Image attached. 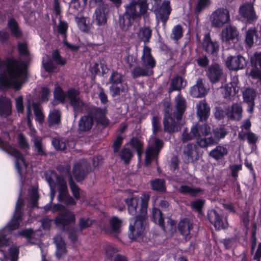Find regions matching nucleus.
Masks as SVG:
<instances>
[{
	"mask_svg": "<svg viewBox=\"0 0 261 261\" xmlns=\"http://www.w3.org/2000/svg\"><path fill=\"white\" fill-rule=\"evenodd\" d=\"M44 208L45 211L50 209L53 212H61L55 219V223L59 227L65 228L66 226L73 224L75 222V215L71 211L65 210V207L60 204H55L51 208L50 204H48Z\"/></svg>",
	"mask_w": 261,
	"mask_h": 261,
	"instance_id": "7",
	"label": "nucleus"
},
{
	"mask_svg": "<svg viewBox=\"0 0 261 261\" xmlns=\"http://www.w3.org/2000/svg\"><path fill=\"white\" fill-rule=\"evenodd\" d=\"M242 108L238 103H234L225 110L226 115L231 119L239 120L242 118Z\"/></svg>",
	"mask_w": 261,
	"mask_h": 261,
	"instance_id": "27",
	"label": "nucleus"
},
{
	"mask_svg": "<svg viewBox=\"0 0 261 261\" xmlns=\"http://www.w3.org/2000/svg\"><path fill=\"white\" fill-rule=\"evenodd\" d=\"M238 35L239 32L236 28L229 25L222 31L221 38L224 42H234L238 40Z\"/></svg>",
	"mask_w": 261,
	"mask_h": 261,
	"instance_id": "20",
	"label": "nucleus"
},
{
	"mask_svg": "<svg viewBox=\"0 0 261 261\" xmlns=\"http://www.w3.org/2000/svg\"><path fill=\"white\" fill-rule=\"evenodd\" d=\"M207 93V90L204 87L203 80L199 79L195 85L190 90V94L194 97L199 98L204 96Z\"/></svg>",
	"mask_w": 261,
	"mask_h": 261,
	"instance_id": "22",
	"label": "nucleus"
},
{
	"mask_svg": "<svg viewBox=\"0 0 261 261\" xmlns=\"http://www.w3.org/2000/svg\"><path fill=\"white\" fill-rule=\"evenodd\" d=\"M134 20L123 15L119 19V27L122 31L126 32L129 30L134 22Z\"/></svg>",
	"mask_w": 261,
	"mask_h": 261,
	"instance_id": "42",
	"label": "nucleus"
},
{
	"mask_svg": "<svg viewBox=\"0 0 261 261\" xmlns=\"http://www.w3.org/2000/svg\"><path fill=\"white\" fill-rule=\"evenodd\" d=\"M211 3V0H198L195 7V11L197 12H200L208 7Z\"/></svg>",
	"mask_w": 261,
	"mask_h": 261,
	"instance_id": "63",
	"label": "nucleus"
},
{
	"mask_svg": "<svg viewBox=\"0 0 261 261\" xmlns=\"http://www.w3.org/2000/svg\"><path fill=\"white\" fill-rule=\"evenodd\" d=\"M110 227L109 233L115 237L120 232L122 226V221L117 217H113L110 222Z\"/></svg>",
	"mask_w": 261,
	"mask_h": 261,
	"instance_id": "34",
	"label": "nucleus"
},
{
	"mask_svg": "<svg viewBox=\"0 0 261 261\" xmlns=\"http://www.w3.org/2000/svg\"><path fill=\"white\" fill-rule=\"evenodd\" d=\"M61 114L59 110H51L47 118V123L49 127L57 128L61 123Z\"/></svg>",
	"mask_w": 261,
	"mask_h": 261,
	"instance_id": "26",
	"label": "nucleus"
},
{
	"mask_svg": "<svg viewBox=\"0 0 261 261\" xmlns=\"http://www.w3.org/2000/svg\"><path fill=\"white\" fill-rule=\"evenodd\" d=\"M183 81L181 77L176 76L174 77L171 82L169 92L175 90H179L182 87Z\"/></svg>",
	"mask_w": 261,
	"mask_h": 261,
	"instance_id": "48",
	"label": "nucleus"
},
{
	"mask_svg": "<svg viewBox=\"0 0 261 261\" xmlns=\"http://www.w3.org/2000/svg\"><path fill=\"white\" fill-rule=\"evenodd\" d=\"M239 14L249 22L257 19L253 6L250 3L244 4L241 6L239 8Z\"/></svg>",
	"mask_w": 261,
	"mask_h": 261,
	"instance_id": "16",
	"label": "nucleus"
},
{
	"mask_svg": "<svg viewBox=\"0 0 261 261\" xmlns=\"http://www.w3.org/2000/svg\"><path fill=\"white\" fill-rule=\"evenodd\" d=\"M93 124L92 117L87 115L83 116L79 123V130L81 132H86L90 130Z\"/></svg>",
	"mask_w": 261,
	"mask_h": 261,
	"instance_id": "33",
	"label": "nucleus"
},
{
	"mask_svg": "<svg viewBox=\"0 0 261 261\" xmlns=\"http://www.w3.org/2000/svg\"><path fill=\"white\" fill-rule=\"evenodd\" d=\"M228 153V148L226 145H218L214 149L212 150L209 155L216 160L222 159Z\"/></svg>",
	"mask_w": 261,
	"mask_h": 261,
	"instance_id": "31",
	"label": "nucleus"
},
{
	"mask_svg": "<svg viewBox=\"0 0 261 261\" xmlns=\"http://www.w3.org/2000/svg\"><path fill=\"white\" fill-rule=\"evenodd\" d=\"M196 128H194V126L192 127L190 132H189L187 129H185L182 134V141L186 142L194 139H196Z\"/></svg>",
	"mask_w": 261,
	"mask_h": 261,
	"instance_id": "46",
	"label": "nucleus"
},
{
	"mask_svg": "<svg viewBox=\"0 0 261 261\" xmlns=\"http://www.w3.org/2000/svg\"><path fill=\"white\" fill-rule=\"evenodd\" d=\"M151 48L144 45L142 50V55L141 58V63L143 66L146 67L149 69L152 70L155 67L156 61L151 55Z\"/></svg>",
	"mask_w": 261,
	"mask_h": 261,
	"instance_id": "17",
	"label": "nucleus"
},
{
	"mask_svg": "<svg viewBox=\"0 0 261 261\" xmlns=\"http://www.w3.org/2000/svg\"><path fill=\"white\" fill-rule=\"evenodd\" d=\"M42 64L45 70L48 72H53L56 68L55 65L50 60L49 57L47 55H45L43 57Z\"/></svg>",
	"mask_w": 261,
	"mask_h": 261,
	"instance_id": "54",
	"label": "nucleus"
},
{
	"mask_svg": "<svg viewBox=\"0 0 261 261\" xmlns=\"http://www.w3.org/2000/svg\"><path fill=\"white\" fill-rule=\"evenodd\" d=\"M244 100L246 102H252L254 101L256 96V93L253 89L247 88L243 92Z\"/></svg>",
	"mask_w": 261,
	"mask_h": 261,
	"instance_id": "49",
	"label": "nucleus"
},
{
	"mask_svg": "<svg viewBox=\"0 0 261 261\" xmlns=\"http://www.w3.org/2000/svg\"><path fill=\"white\" fill-rule=\"evenodd\" d=\"M109 82L112 84V85L123 83V76L117 71H113L110 76Z\"/></svg>",
	"mask_w": 261,
	"mask_h": 261,
	"instance_id": "51",
	"label": "nucleus"
},
{
	"mask_svg": "<svg viewBox=\"0 0 261 261\" xmlns=\"http://www.w3.org/2000/svg\"><path fill=\"white\" fill-rule=\"evenodd\" d=\"M151 186L154 190L164 191L165 190V181L163 179H156L151 181Z\"/></svg>",
	"mask_w": 261,
	"mask_h": 261,
	"instance_id": "57",
	"label": "nucleus"
},
{
	"mask_svg": "<svg viewBox=\"0 0 261 261\" xmlns=\"http://www.w3.org/2000/svg\"><path fill=\"white\" fill-rule=\"evenodd\" d=\"M54 242L56 246V256L59 259L66 254L65 244L61 235L56 236Z\"/></svg>",
	"mask_w": 261,
	"mask_h": 261,
	"instance_id": "29",
	"label": "nucleus"
},
{
	"mask_svg": "<svg viewBox=\"0 0 261 261\" xmlns=\"http://www.w3.org/2000/svg\"><path fill=\"white\" fill-rule=\"evenodd\" d=\"M183 30L181 26L179 24L174 26L170 35L171 39L174 40H178L182 36Z\"/></svg>",
	"mask_w": 261,
	"mask_h": 261,
	"instance_id": "56",
	"label": "nucleus"
},
{
	"mask_svg": "<svg viewBox=\"0 0 261 261\" xmlns=\"http://www.w3.org/2000/svg\"><path fill=\"white\" fill-rule=\"evenodd\" d=\"M106 109L95 108L94 110L95 117L98 123H101L103 125L108 124V120L106 117Z\"/></svg>",
	"mask_w": 261,
	"mask_h": 261,
	"instance_id": "40",
	"label": "nucleus"
},
{
	"mask_svg": "<svg viewBox=\"0 0 261 261\" xmlns=\"http://www.w3.org/2000/svg\"><path fill=\"white\" fill-rule=\"evenodd\" d=\"M152 73V70L149 69L147 67L144 66H143L142 68L139 66H136L132 71V74L134 78L150 75Z\"/></svg>",
	"mask_w": 261,
	"mask_h": 261,
	"instance_id": "38",
	"label": "nucleus"
},
{
	"mask_svg": "<svg viewBox=\"0 0 261 261\" xmlns=\"http://www.w3.org/2000/svg\"><path fill=\"white\" fill-rule=\"evenodd\" d=\"M180 193L184 194H189L191 196H197L201 192L199 188H193L190 186H181L179 188Z\"/></svg>",
	"mask_w": 261,
	"mask_h": 261,
	"instance_id": "45",
	"label": "nucleus"
},
{
	"mask_svg": "<svg viewBox=\"0 0 261 261\" xmlns=\"http://www.w3.org/2000/svg\"><path fill=\"white\" fill-rule=\"evenodd\" d=\"M89 170V167L86 160H82L76 163L73 169V174L76 179L80 181L83 180Z\"/></svg>",
	"mask_w": 261,
	"mask_h": 261,
	"instance_id": "19",
	"label": "nucleus"
},
{
	"mask_svg": "<svg viewBox=\"0 0 261 261\" xmlns=\"http://www.w3.org/2000/svg\"><path fill=\"white\" fill-rule=\"evenodd\" d=\"M225 63L227 68L232 70L242 69L246 66L245 59L241 55L228 57Z\"/></svg>",
	"mask_w": 261,
	"mask_h": 261,
	"instance_id": "14",
	"label": "nucleus"
},
{
	"mask_svg": "<svg viewBox=\"0 0 261 261\" xmlns=\"http://www.w3.org/2000/svg\"><path fill=\"white\" fill-rule=\"evenodd\" d=\"M75 21L79 29L83 32H88L90 29V25L89 20H87L86 17L82 16H76Z\"/></svg>",
	"mask_w": 261,
	"mask_h": 261,
	"instance_id": "41",
	"label": "nucleus"
},
{
	"mask_svg": "<svg viewBox=\"0 0 261 261\" xmlns=\"http://www.w3.org/2000/svg\"><path fill=\"white\" fill-rule=\"evenodd\" d=\"M238 87L232 83L226 84L223 87V94L225 98L230 99L238 92Z\"/></svg>",
	"mask_w": 261,
	"mask_h": 261,
	"instance_id": "36",
	"label": "nucleus"
},
{
	"mask_svg": "<svg viewBox=\"0 0 261 261\" xmlns=\"http://www.w3.org/2000/svg\"><path fill=\"white\" fill-rule=\"evenodd\" d=\"M259 39L257 31L254 28H251L247 30L246 33L245 42L249 47L252 46L254 40L257 42Z\"/></svg>",
	"mask_w": 261,
	"mask_h": 261,
	"instance_id": "37",
	"label": "nucleus"
},
{
	"mask_svg": "<svg viewBox=\"0 0 261 261\" xmlns=\"http://www.w3.org/2000/svg\"><path fill=\"white\" fill-rule=\"evenodd\" d=\"M32 141L34 142L37 153L41 155H44L45 154V151L44 146L41 143V139L40 138L33 137Z\"/></svg>",
	"mask_w": 261,
	"mask_h": 261,
	"instance_id": "53",
	"label": "nucleus"
},
{
	"mask_svg": "<svg viewBox=\"0 0 261 261\" xmlns=\"http://www.w3.org/2000/svg\"><path fill=\"white\" fill-rule=\"evenodd\" d=\"M125 8V12L124 14L135 20L147 12L148 6L146 1H141L139 3L133 1Z\"/></svg>",
	"mask_w": 261,
	"mask_h": 261,
	"instance_id": "9",
	"label": "nucleus"
},
{
	"mask_svg": "<svg viewBox=\"0 0 261 261\" xmlns=\"http://www.w3.org/2000/svg\"><path fill=\"white\" fill-rule=\"evenodd\" d=\"M33 108L34 111L36 120L39 123H42L44 120V116L39 105L37 103H34L33 105Z\"/></svg>",
	"mask_w": 261,
	"mask_h": 261,
	"instance_id": "59",
	"label": "nucleus"
},
{
	"mask_svg": "<svg viewBox=\"0 0 261 261\" xmlns=\"http://www.w3.org/2000/svg\"><path fill=\"white\" fill-rule=\"evenodd\" d=\"M194 128L196 129V142L198 145V141L200 140H202L206 138V136L211 132L210 126L206 124L203 125H195Z\"/></svg>",
	"mask_w": 261,
	"mask_h": 261,
	"instance_id": "32",
	"label": "nucleus"
},
{
	"mask_svg": "<svg viewBox=\"0 0 261 261\" xmlns=\"http://www.w3.org/2000/svg\"><path fill=\"white\" fill-rule=\"evenodd\" d=\"M119 155L125 163H128L133 157V153L129 149L124 148L120 151Z\"/></svg>",
	"mask_w": 261,
	"mask_h": 261,
	"instance_id": "60",
	"label": "nucleus"
},
{
	"mask_svg": "<svg viewBox=\"0 0 261 261\" xmlns=\"http://www.w3.org/2000/svg\"><path fill=\"white\" fill-rule=\"evenodd\" d=\"M207 216L210 222L216 229H223L227 226L228 223L226 219L220 217L216 210L208 211Z\"/></svg>",
	"mask_w": 261,
	"mask_h": 261,
	"instance_id": "15",
	"label": "nucleus"
},
{
	"mask_svg": "<svg viewBox=\"0 0 261 261\" xmlns=\"http://www.w3.org/2000/svg\"><path fill=\"white\" fill-rule=\"evenodd\" d=\"M93 20L98 26L104 25L107 21V14L103 8H99L95 10L93 16Z\"/></svg>",
	"mask_w": 261,
	"mask_h": 261,
	"instance_id": "28",
	"label": "nucleus"
},
{
	"mask_svg": "<svg viewBox=\"0 0 261 261\" xmlns=\"http://www.w3.org/2000/svg\"><path fill=\"white\" fill-rule=\"evenodd\" d=\"M195 152V145L193 144H188L184 149L185 158H187L188 162L192 161L193 155Z\"/></svg>",
	"mask_w": 261,
	"mask_h": 261,
	"instance_id": "47",
	"label": "nucleus"
},
{
	"mask_svg": "<svg viewBox=\"0 0 261 261\" xmlns=\"http://www.w3.org/2000/svg\"><path fill=\"white\" fill-rule=\"evenodd\" d=\"M186 101L180 94L175 98L176 112L174 115L166 111L164 114V130L169 133L179 131L181 128L180 121L186 109Z\"/></svg>",
	"mask_w": 261,
	"mask_h": 261,
	"instance_id": "4",
	"label": "nucleus"
},
{
	"mask_svg": "<svg viewBox=\"0 0 261 261\" xmlns=\"http://www.w3.org/2000/svg\"><path fill=\"white\" fill-rule=\"evenodd\" d=\"M163 145V141L155 136H151L148 142V146L146 152L145 163L149 165L151 161L159 153Z\"/></svg>",
	"mask_w": 261,
	"mask_h": 261,
	"instance_id": "12",
	"label": "nucleus"
},
{
	"mask_svg": "<svg viewBox=\"0 0 261 261\" xmlns=\"http://www.w3.org/2000/svg\"><path fill=\"white\" fill-rule=\"evenodd\" d=\"M45 175L50 190V203L52 202L55 196V188L57 187L59 192L58 199L59 201H62L68 205L75 204L76 202L68 194L67 184L62 177L58 176L53 171H46Z\"/></svg>",
	"mask_w": 261,
	"mask_h": 261,
	"instance_id": "3",
	"label": "nucleus"
},
{
	"mask_svg": "<svg viewBox=\"0 0 261 261\" xmlns=\"http://www.w3.org/2000/svg\"><path fill=\"white\" fill-rule=\"evenodd\" d=\"M178 228L180 233L186 239L190 238V231L193 228V223L190 220L184 219L181 220L178 224Z\"/></svg>",
	"mask_w": 261,
	"mask_h": 261,
	"instance_id": "25",
	"label": "nucleus"
},
{
	"mask_svg": "<svg viewBox=\"0 0 261 261\" xmlns=\"http://www.w3.org/2000/svg\"><path fill=\"white\" fill-rule=\"evenodd\" d=\"M92 224V221L88 218H81L79 221L78 226L79 230L77 229L75 232L72 230L69 231V238L72 241H75L77 238V232L78 231H82L83 229H86L90 227Z\"/></svg>",
	"mask_w": 261,
	"mask_h": 261,
	"instance_id": "24",
	"label": "nucleus"
},
{
	"mask_svg": "<svg viewBox=\"0 0 261 261\" xmlns=\"http://www.w3.org/2000/svg\"><path fill=\"white\" fill-rule=\"evenodd\" d=\"M27 60L18 61L8 59L6 63V70L0 74V83L5 87L19 89L27 77Z\"/></svg>",
	"mask_w": 261,
	"mask_h": 261,
	"instance_id": "2",
	"label": "nucleus"
},
{
	"mask_svg": "<svg viewBox=\"0 0 261 261\" xmlns=\"http://www.w3.org/2000/svg\"><path fill=\"white\" fill-rule=\"evenodd\" d=\"M149 199L148 194L142 193L140 197L133 195L125 200L129 213L133 216L136 215L130 221L129 237L132 239H137L144 233Z\"/></svg>",
	"mask_w": 261,
	"mask_h": 261,
	"instance_id": "1",
	"label": "nucleus"
},
{
	"mask_svg": "<svg viewBox=\"0 0 261 261\" xmlns=\"http://www.w3.org/2000/svg\"><path fill=\"white\" fill-rule=\"evenodd\" d=\"M79 94V91L74 89H70L67 92L68 98L73 107L75 118L87 110V105L80 98Z\"/></svg>",
	"mask_w": 261,
	"mask_h": 261,
	"instance_id": "10",
	"label": "nucleus"
},
{
	"mask_svg": "<svg viewBox=\"0 0 261 261\" xmlns=\"http://www.w3.org/2000/svg\"><path fill=\"white\" fill-rule=\"evenodd\" d=\"M206 75L210 81L214 83L218 82L223 76V72L219 65L214 64L208 68Z\"/></svg>",
	"mask_w": 261,
	"mask_h": 261,
	"instance_id": "21",
	"label": "nucleus"
},
{
	"mask_svg": "<svg viewBox=\"0 0 261 261\" xmlns=\"http://www.w3.org/2000/svg\"><path fill=\"white\" fill-rule=\"evenodd\" d=\"M162 0H150L152 6V10L154 11L158 19L161 20L164 23L168 19L171 8L169 1L164 2L160 6Z\"/></svg>",
	"mask_w": 261,
	"mask_h": 261,
	"instance_id": "8",
	"label": "nucleus"
},
{
	"mask_svg": "<svg viewBox=\"0 0 261 261\" xmlns=\"http://www.w3.org/2000/svg\"><path fill=\"white\" fill-rule=\"evenodd\" d=\"M227 134L224 128H217L213 131L214 136L200 140L198 141V145L201 147H206L208 146L217 144L220 139L224 138Z\"/></svg>",
	"mask_w": 261,
	"mask_h": 261,
	"instance_id": "13",
	"label": "nucleus"
},
{
	"mask_svg": "<svg viewBox=\"0 0 261 261\" xmlns=\"http://www.w3.org/2000/svg\"><path fill=\"white\" fill-rule=\"evenodd\" d=\"M12 103L11 100L5 97L0 99V115L7 117L11 114Z\"/></svg>",
	"mask_w": 261,
	"mask_h": 261,
	"instance_id": "30",
	"label": "nucleus"
},
{
	"mask_svg": "<svg viewBox=\"0 0 261 261\" xmlns=\"http://www.w3.org/2000/svg\"><path fill=\"white\" fill-rule=\"evenodd\" d=\"M9 135L4 133L3 136L0 137V146L8 153L14 156L15 159V166L17 172L22 176L27 171L28 162L26 161L23 156L15 148L10 146L7 142Z\"/></svg>",
	"mask_w": 261,
	"mask_h": 261,
	"instance_id": "6",
	"label": "nucleus"
},
{
	"mask_svg": "<svg viewBox=\"0 0 261 261\" xmlns=\"http://www.w3.org/2000/svg\"><path fill=\"white\" fill-rule=\"evenodd\" d=\"M22 204V201L19 198L16 204L13 218L5 228L0 230V247L8 245L9 240L11 238V231L17 229L19 226L20 221L22 219V215L20 210Z\"/></svg>",
	"mask_w": 261,
	"mask_h": 261,
	"instance_id": "5",
	"label": "nucleus"
},
{
	"mask_svg": "<svg viewBox=\"0 0 261 261\" xmlns=\"http://www.w3.org/2000/svg\"><path fill=\"white\" fill-rule=\"evenodd\" d=\"M54 98L56 100L58 101L59 102H64L66 98L68 97L67 94H66L62 90L61 87L56 84L54 90Z\"/></svg>",
	"mask_w": 261,
	"mask_h": 261,
	"instance_id": "44",
	"label": "nucleus"
},
{
	"mask_svg": "<svg viewBox=\"0 0 261 261\" xmlns=\"http://www.w3.org/2000/svg\"><path fill=\"white\" fill-rule=\"evenodd\" d=\"M138 36L144 43H146L149 41L151 36V30L147 27L141 28L138 33Z\"/></svg>",
	"mask_w": 261,
	"mask_h": 261,
	"instance_id": "43",
	"label": "nucleus"
},
{
	"mask_svg": "<svg viewBox=\"0 0 261 261\" xmlns=\"http://www.w3.org/2000/svg\"><path fill=\"white\" fill-rule=\"evenodd\" d=\"M71 5L70 7V10L74 15H77L83 11L84 6L83 5V3L73 0L71 1Z\"/></svg>",
	"mask_w": 261,
	"mask_h": 261,
	"instance_id": "50",
	"label": "nucleus"
},
{
	"mask_svg": "<svg viewBox=\"0 0 261 261\" xmlns=\"http://www.w3.org/2000/svg\"><path fill=\"white\" fill-rule=\"evenodd\" d=\"M52 144L57 150H63L66 148V143L63 141L57 138H54L53 139Z\"/></svg>",
	"mask_w": 261,
	"mask_h": 261,
	"instance_id": "64",
	"label": "nucleus"
},
{
	"mask_svg": "<svg viewBox=\"0 0 261 261\" xmlns=\"http://www.w3.org/2000/svg\"><path fill=\"white\" fill-rule=\"evenodd\" d=\"M196 113L199 120L203 121L207 119L210 115V108L204 100H201L196 105Z\"/></svg>",
	"mask_w": 261,
	"mask_h": 261,
	"instance_id": "23",
	"label": "nucleus"
},
{
	"mask_svg": "<svg viewBox=\"0 0 261 261\" xmlns=\"http://www.w3.org/2000/svg\"><path fill=\"white\" fill-rule=\"evenodd\" d=\"M130 144L132 147L137 150L139 160H140L142 154V143L137 138H134L130 140Z\"/></svg>",
	"mask_w": 261,
	"mask_h": 261,
	"instance_id": "61",
	"label": "nucleus"
},
{
	"mask_svg": "<svg viewBox=\"0 0 261 261\" xmlns=\"http://www.w3.org/2000/svg\"><path fill=\"white\" fill-rule=\"evenodd\" d=\"M18 248L16 247H12L9 250L8 255H4L6 259H9L10 261H17L18 255Z\"/></svg>",
	"mask_w": 261,
	"mask_h": 261,
	"instance_id": "58",
	"label": "nucleus"
},
{
	"mask_svg": "<svg viewBox=\"0 0 261 261\" xmlns=\"http://www.w3.org/2000/svg\"><path fill=\"white\" fill-rule=\"evenodd\" d=\"M166 232H172L175 230V222L171 219L168 218L166 224H164V221L162 225H160Z\"/></svg>",
	"mask_w": 261,
	"mask_h": 261,
	"instance_id": "55",
	"label": "nucleus"
},
{
	"mask_svg": "<svg viewBox=\"0 0 261 261\" xmlns=\"http://www.w3.org/2000/svg\"><path fill=\"white\" fill-rule=\"evenodd\" d=\"M210 19L212 26L221 28L229 21V12L226 9H217L211 14Z\"/></svg>",
	"mask_w": 261,
	"mask_h": 261,
	"instance_id": "11",
	"label": "nucleus"
},
{
	"mask_svg": "<svg viewBox=\"0 0 261 261\" xmlns=\"http://www.w3.org/2000/svg\"><path fill=\"white\" fill-rule=\"evenodd\" d=\"M250 62L251 65L255 68L250 71L249 75L253 78H258L261 84V71L257 69V66L261 68V51L255 52L250 57Z\"/></svg>",
	"mask_w": 261,
	"mask_h": 261,
	"instance_id": "18",
	"label": "nucleus"
},
{
	"mask_svg": "<svg viewBox=\"0 0 261 261\" xmlns=\"http://www.w3.org/2000/svg\"><path fill=\"white\" fill-rule=\"evenodd\" d=\"M152 217L154 222L159 225H162L164 221L162 218V214L160 210L153 208L152 211Z\"/></svg>",
	"mask_w": 261,
	"mask_h": 261,
	"instance_id": "62",
	"label": "nucleus"
},
{
	"mask_svg": "<svg viewBox=\"0 0 261 261\" xmlns=\"http://www.w3.org/2000/svg\"><path fill=\"white\" fill-rule=\"evenodd\" d=\"M127 89V85L125 83L119 85H111L110 87V93L113 97L120 95L121 93L126 92Z\"/></svg>",
	"mask_w": 261,
	"mask_h": 261,
	"instance_id": "39",
	"label": "nucleus"
},
{
	"mask_svg": "<svg viewBox=\"0 0 261 261\" xmlns=\"http://www.w3.org/2000/svg\"><path fill=\"white\" fill-rule=\"evenodd\" d=\"M8 26L12 35L17 37L21 36V32L18 28L17 23L15 20L12 19H10L8 22Z\"/></svg>",
	"mask_w": 261,
	"mask_h": 261,
	"instance_id": "52",
	"label": "nucleus"
},
{
	"mask_svg": "<svg viewBox=\"0 0 261 261\" xmlns=\"http://www.w3.org/2000/svg\"><path fill=\"white\" fill-rule=\"evenodd\" d=\"M203 46L208 53L214 54L219 49V45L217 42L211 41L209 35H206L204 37L203 41Z\"/></svg>",
	"mask_w": 261,
	"mask_h": 261,
	"instance_id": "35",
	"label": "nucleus"
}]
</instances>
